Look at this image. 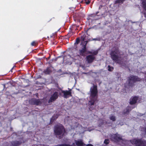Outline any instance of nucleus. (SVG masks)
Instances as JSON below:
<instances>
[{
	"label": "nucleus",
	"instance_id": "1",
	"mask_svg": "<svg viewBox=\"0 0 146 146\" xmlns=\"http://www.w3.org/2000/svg\"><path fill=\"white\" fill-rule=\"evenodd\" d=\"M97 86L94 85L90 89V100L89 101V104L91 106L93 105L94 102L96 100L98 90Z\"/></svg>",
	"mask_w": 146,
	"mask_h": 146
},
{
	"label": "nucleus",
	"instance_id": "2",
	"mask_svg": "<svg viewBox=\"0 0 146 146\" xmlns=\"http://www.w3.org/2000/svg\"><path fill=\"white\" fill-rule=\"evenodd\" d=\"M111 139L113 141L118 142L119 144L121 145L126 144L127 142L126 140H123L121 136L117 134L112 135L111 136Z\"/></svg>",
	"mask_w": 146,
	"mask_h": 146
},
{
	"label": "nucleus",
	"instance_id": "3",
	"mask_svg": "<svg viewBox=\"0 0 146 146\" xmlns=\"http://www.w3.org/2000/svg\"><path fill=\"white\" fill-rule=\"evenodd\" d=\"M141 79L137 76H131L127 78V80L126 84H127L129 86H132L134 83L137 81H140Z\"/></svg>",
	"mask_w": 146,
	"mask_h": 146
},
{
	"label": "nucleus",
	"instance_id": "4",
	"mask_svg": "<svg viewBox=\"0 0 146 146\" xmlns=\"http://www.w3.org/2000/svg\"><path fill=\"white\" fill-rule=\"evenodd\" d=\"M64 131L63 127L61 124L57 125L55 127L54 129V133L56 135H60L58 137L60 138L63 136V135L61 134Z\"/></svg>",
	"mask_w": 146,
	"mask_h": 146
},
{
	"label": "nucleus",
	"instance_id": "5",
	"mask_svg": "<svg viewBox=\"0 0 146 146\" xmlns=\"http://www.w3.org/2000/svg\"><path fill=\"white\" fill-rule=\"evenodd\" d=\"M131 143L136 146H146V141L134 139L130 141Z\"/></svg>",
	"mask_w": 146,
	"mask_h": 146
},
{
	"label": "nucleus",
	"instance_id": "6",
	"mask_svg": "<svg viewBox=\"0 0 146 146\" xmlns=\"http://www.w3.org/2000/svg\"><path fill=\"white\" fill-rule=\"evenodd\" d=\"M119 52L118 50L112 51L111 54V58L113 60L117 62L119 60Z\"/></svg>",
	"mask_w": 146,
	"mask_h": 146
},
{
	"label": "nucleus",
	"instance_id": "7",
	"mask_svg": "<svg viewBox=\"0 0 146 146\" xmlns=\"http://www.w3.org/2000/svg\"><path fill=\"white\" fill-rule=\"evenodd\" d=\"M58 97V93L57 92H55L49 99L48 103H50L54 101Z\"/></svg>",
	"mask_w": 146,
	"mask_h": 146
},
{
	"label": "nucleus",
	"instance_id": "8",
	"mask_svg": "<svg viewBox=\"0 0 146 146\" xmlns=\"http://www.w3.org/2000/svg\"><path fill=\"white\" fill-rule=\"evenodd\" d=\"M94 57L92 55H89L86 57V61L88 63H91L94 59Z\"/></svg>",
	"mask_w": 146,
	"mask_h": 146
},
{
	"label": "nucleus",
	"instance_id": "9",
	"mask_svg": "<svg viewBox=\"0 0 146 146\" xmlns=\"http://www.w3.org/2000/svg\"><path fill=\"white\" fill-rule=\"evenodd\" d=\"M62 92L64 94V96L65 98H68L71 96V93L70 91H62Z\"/></svg>",
	"mask_w": 146,
	"mask_h": 146
},
{
	"label": "nucleus",
	"instance_id": "10",
	"mask_svg": "<svg viewBox=\"0 0 146 146\" xmlns=\"http://www.w3.org/2000/svg\"><path fill=\"white\" fill-rule=\"evenodd\" d=\"M32 101L33 104L38 105L41 104L42 100L33 99L32 100Z\"/></svg>",
	"mask_w": 146,
	"mask_h": 146
},
{
	"label": "nucleus",
	"instance_id": "11",
	"mask_svg": "<svg viewBox=\"0 0 146 146\" xmlns=\"http://www.w3.org/2000/svg\"><path fill=\"white\" fill-rule=\"evenodd\" d=\"M138 100L137 97H134L131 98L130 102V104H133L136 103L137 101Z\"/></svg>",
	"mask_w": 146,
	"mask_h": 146
},
{
	"label": "nucleus",
	"instance_id": "12",
	"mask_svg": "<svg viewBox=\"0 0 146 146\" xmlns=\"http://www.w3.org/2000/svg\"><path fill=\"white\" fill-rule=\"evenodd\" d=\"M84 42V47L81 50H80V54H82V55L83 53H84L86 50V45L88 42V41H85Z\"/></svg>",
	"mask_w": 146,
	"mask_h": 146
},
{
	"label": "nucleus",
	"instance_id": "13",
	"mask_svg": "<svg viewBox=\"0 0 146 146\" xmlns=\"http://www.w3.org/2000/svg\"><path fill=\"white\" fill-rule=\"evenodd\" d=\"M76 145L78 146H84L85 145L82 141L80 140L76 141Z\"/></svg>",
	"mask_w": 146,
	"mask_h": 146
},
{
	"label": "nucleus",
	"instance_id": "14",
	"mask_svg": "<svg viewBox=\"0 0 146 146\" xmlns=\"http://www.w3.org/2000/svg\"><path fill=\"white\" fill-rule=\"evenodd\" d=\"M143 7L144 10L146 11V0H141Z\"/></svg>",
	"mask_w": 146,
	"mask_h": 146
},
{
	"label": "nucleus",
	"instance_id": "15",
	"mask_svg": "<svg viewBox=\"0 0 146 146\" xmlns=\"http://www.w3.org/2000/svg\"><path fill=\"white\" fill-rule=\"evenodd\" d=\"M110 119L113 121H114L116 120V118L115 116L113 115H111L109 117Z\"/></svg>",
	"mask_w": 146,
	"mask_h": 146
},
{
	"label": "nucleus",
	"instance_id": "16",
	"mask_svg": "<svg viewBox=\"0 0 146 146\" xmlns=\"http://www.w3.org/2000/svg\"><path fill=\"white\" fill-rule=\"evenodd\" d=\"M125 0H117L115 1V3H123V2Z\"/></svg>",
	"mask_w": 146,
	"mask_h": 146
},
{
	"label": "nucleus",
	"instance_id": "17",
	"mask_svg": "<svg viewBox=\"0 0 146 146\" xmlns=\"http://www.w3.org/2000/svg\"><path fill=\"white\" fill-rule=\"evenodd\" d=\"M50 72V70L48 68L44 71V72L45 74H49Z\"/></svg>",
	"mask_w": 146,
	"mask_h": 146
},
{
	"label": "nucleus",
	"instance_id": "18",
	"mask_svg": "<svg viewBox=\"0 0 146 146\" xmlns=\"http://www.w3.org/2000/svg\"><path fill=\"white\" fill-rule=\"evenodd\" d=\"M12 144L14 145H17L19 144V143L17 141L14 142L12 143Z\"/></svg>",
	"mask_w": 146,
	"mask_h": 146
},
{
	"label": "nucleus",
	"instance_id": "19",
	"mask_svg": "<svg viewBox=\"0 0 146 146\" xmlns=\"http://www.w3.org/2000/svg\"><path fill=\"white\" fill-rule=\"evenodd\" d=\"M109 140L108 139H106L104 141V143H105V144H106V145H107L109 143Z\"/></svg>",
	"mask_w": 146,
	"mask_h": 146
},
{
	"label": "nucleus",
	"instance_id": "20",
	"mask_svg": "<svg viewBox=\"0 0 146 146\" xmlns=\"http://www.w3.org/2000/svg\"><path fill=\"white\" fill-rule=\"evenodd\" d=\"M108 70L109 71H111L113 69V68L111 67L110 66H108Z\"/></svg>",
	"mask_w": 146,
	"mask_h": 146
},
{
	"label": "nucleus",
	"instance_id": "21",
	"mask_svg": "<svg viewBox=\"0 0 146 146\" xmlns=\"http://www.w3.org/2000/svg\"><path fill=\"white\" fill-rule=\"evenodd\" d=\"M81 39L83 41H84L86 39L85 38V36L84 35L81 36Z\"/></svg>",
	"mask_w": 146,
	"mask_h": 146
},
{
	"label": "nucleus",
	"instance_id": "22",
	"mask_svg": "<svg viewBox=\"0 0 146 146\" xmlns=\"http://www.w3.org/2000/svg\"><path fill=\"white\" fill-rule=\"evenodd\" d=\"M98 53V51L97 50H96L92 52V53L94 55H96Z\"/></svg>",
	"mask_w": 146,
	"mask_h": 146
},
{
	"label": "nucleus",
	"instance_id": "23",
	"mask_svg": "<svg viewBox=\"0 0 146 146\" xmlns=\"http://www.w3.org/2000/svg\"><path fill=\"white\" fill-rule=\"evenodd\" d=\"M35 42L34 41H33L31 43V45L32 46H34L35 45Z\"/></svg>",
	"mask_w": 146,
	"mask_h": 146
},
{
	"label": "nucleus",
	"instance_id": "24",
	"mask_svg": "<svg viewBox=\"0 0 146 146\" xmlns=\"http://www.w3.org/2000/svg\"><path fill=\"white\" fill-rule=\"evenodd\" d=\"M58 146H70V145H66V144H62Z\"/></svg>",
	"mask_w": 146,
	"mask_h": 146
},
{
	"label": "nucleus",
	"instance_id": "25",
	"mask_svg": "<svg viewBox=\"0 0 146 146\" xmlns=\"http://www.w3.org/2000/svg\"><path fill=\"white\" fill-rule=\"evenodd\" d=\"M79 40L77 39H76V42L75 43V44H78V43H79Z\"/></svg>",
	"mask_w": 146,
	"mask_h": 146
},
{
	"label": "nucleus",
	"instance_id": "26",
	"mask_svg": "<svg viewBox=\"0 0 146 146\" xmlns=\"http://www.w3.org/2000/svg\"><path fill=\"white\" fill-rule=\"evenodd\" d=\"M100 40V39L98 38H93L92 40Z\"/></svg>",
	"mask_w": 146,
	"mask_h": 146
},
{
	"label": "nucleus",
	"instance_id": "27",
	"mask_svg": "<svg viewBox=\"0 0 146 146\" xmlns=\"http://www.w3.org/2000/svg\"><path fill=\"white\" fill-rule=\"evenodd\" d=\"M90 1L89 0L86 2V3L87 4H88L90 3Z\"/></svg>",
	"mask_w": 146,
	"mask_h": 146
},
{
	"label": "nucleus",
	"instance_id": "28",
	"mask_svg": "<svg viewBox=\"0 0 146 146\" xmlns=\"http://www.w3.org/2000/svg\"><path fill=\"white\" fill-rule=\"evenodd\" d=\"M86 146H93V145L90 144H89L86 145Z\"/></svg>",
	"mask_w": 146,
	"mask_h": 146
},
{
	"label": "nucleus",
	"instance_id": "29",
	"mask_svg": "<svg viewBox=\"0 0 146 146\" xmlns=\"http://www.w3.org/2000/svg\"><path fill=\"white\" fill-rule=\"evenodd\" d=\"M66 56H65L63 57V60H66Z\"/></svg>",
	"mask_w": 146,
	"mask_h": 146
},
{
	"label": "nucleus",
	"instance_id": "30",
	"mask_svg": "<svg viewBox=\"0 0 146 146\" xmlns=\"http://www.w3.org/2000/svg\"><path fill=\"white\" fill-rule=\"evenodd\" d=\"M97 16H95V20H97L98 19L97 18H96V17H97Z\"/></svg>",
	"mask_w": 146,
	"mask_h": 146
},
{
	"label": "nucleus",
	"instance_id": "31",
	"mask_svg": "<svg viewBox=\"0 0 146 146\" xmlns=\"http://www.w3.org/2000/svg\"><path fill=\"white\" fill-rule=\"evenodd\" d=\"M144 14L145 17H146V13H145L144 12Z\"/></svg>",
	"mask_w": 146,
	"mask_h": 146
},
{
	"label": "nucleus",
	"instance_id": "32",
	"mask_svg": "<svg viewBox=\"0 0 146 146\" xmlns=\"http://www.w3.org/2000/svg\"><path fill=\"white\" fill-rule=\"evenodd\" d=\"M83 74H88L89 73H83Z\"/></svg>",
	"mask_w": 146,
	"mask_h": 146
},
{
	"label": "nucleus",
	"instance_id": "33",
	"mask_svg": "<svg viewBox=\"0 0 146 146\" xmlns=\"http://www.w3.org/2000/svg\"><path fill=\"white\" fill-rule=\"evenodd\" d=\"M71 56L69 55H68V56H67V57H70Z\"/></svg>",
	"mask_w": 146,
	"mask_h": 146
},
{
	"label": "nucleus",
	"instance_id": "34",
	"mask_svg": "<svg viewBox=\"0 0 146 146\" xmlns=\"http://www.w3.org/2000/svg\"><path fill=\"white\" fill-rule=\"evenodd\" d=\"M145 133H146V129H145Z\"/></svg>",
	"mask_w": 146,
	"mask_h": 146
},
{
	"label": "nucleus",
	"instance_id": "35",
	"mask_svg": "<svg viewBox=\"0 0 146 146\" xmlns=\"http://www.w3.org/2000/svg\"><path fill=\"white\" fill-rule=\"evenodd\" d=\"M54 60L55 61H56V59H54Z\"/></svg>",
	"mask_w": 146,
	"mask_h": 146
},
{
	"label": "nucleus",
	"instance_id": "36",
	"mask_svg": "<svg viewBox=\"0 0 146 146\" xmlns=\"http://www.w3.org/2000/svg\"><path fill=\"white\" fill-rule=\"evenodd\" d=\"M41 146H45V145H41Z\"/></svg>",
	"mask_w": 146,
	"mask_h": 146
},
{
	"label": "nucleus",
	"instance_id": "37",
	"mask_svg": "<svg viewBox=\"0 0 146 146\" xmlns=\"http://www.w3.org/2000/svg\"><path fill=\"white\" fill-rule=\"evenodd\" d=\"M50 58V56L48 57V58L49 59Z\"/></svg>",
	"mask_w": 146,
	"mask_h": 146
}]
</instances>
